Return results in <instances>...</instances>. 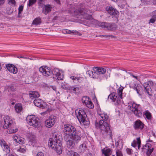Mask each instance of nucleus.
<instances>
[{
  "instance_id": "obj_29",
  "label": "nucleus",
  "mask_w": 156,
  "mask_h": 156,
  "mask_svg": "<svg viewBox=\"0 0 156 156\" xmlns=\"http://www.w3.org/2000/svg\"><path fill=\"white\" fill-rule=\"evenodd\" d=\"M37 143L35 136L34 135H32L29 138V144L34 147Z\"/></svg>"
},
{
  "instance_id": "obj_51",
  "label": "nucleus",
  "mask_w": 156,
  "mask_h": 156,
  "mask_svg": "<svg viewBox=\"0 0 156 156\" xmlns=\"http://www.w3.org/2000/svg\"><path fill=\"white\" fill-rule=\"evenodd\" d=\"M61 87L62 89H64L66 90L68 88L67 85L64 84H62Z\"/></svg>"
},
{
  "instance_id": "obj_55",
  "label": "nucleus",
  "mask_w": 156,
  "mask_h": 156,
  "mask_svg": "<svg viewBox=\"0 0 156 156\" xmlns=\"http://www.w3.org/2000/svg\"><path fill=\"white\" fill-rule=\"evenodd\" d=\"M129 73L130 74V75H131V76H132V77H134V78H135L136 79V80H138V77H137V76H134V75H133V74H132V73Z\"/></svg>"
},
{
  "instance_id": "obj_43",
  "label": "nucleus",
  "mask_w": 156,
  "mask_h": 156,
  "mask_svg": "<svg viewBox=\"0 0 156 156\" xmlns=\"http://www.w3.org/2000/svg\"><path fill=\"white\" fill-rule=\"evenodd\" d=\"M8 4L11 5H15L16 3L15 0H8Z\"/></svg>"
},
{
  "instance_id": "obj_21",
  "label": "nucleus",
  "mask_w": 156,
  "mask_h": 156,
  "mask_svg": "<svg viewBox=\"0 0 156 156\" xmlns=\"http://www.w3.org/2000/svg\"><path fill=\"white\" fill-rule=\"evenodd\" d=\"M0 145L4 151L8 153L10 152V148L4 140H0Z\"/></svg>"
},
{
  "instance_id": "obj_30",
  "label": "nucleus",
  "mask_w": 156,
  "mask_h": 156,
  "mask_svg": "<svg viewBox=\"0 0 156 156\" xmlns=\"http://www.w3.org/2000/svg\"><path fill=\"white\" fill-rule=\"evenodd\" d=\"M15 108L16 112L19 113L22 111L23 109V107L21 104L18 103L15 105Z\"/></svg>"
},
{
  "instance_id": "obj_4",
  "label": "nucleus",
  "mask_w": 156,
  "mask_h": 156,
  "mask_svg": "<svg viewBox=\"0 0 156 156\" xmlns=\"http://www.w3.org/2000/svg\"><path fill=\"white\" fill-rule=\"evenodd\" d=\"M123 89V87H120L117 90L118 96L116 93H112L108 96V99H110L114 102L115 105H118L120 102L122 98V90Z\"/></svg>"
},
{
  "instance_id": "obj_25",
  "label": "nucleus",
  "mask_w": 156,
  "mask_h": 156,
  "mask_svg": "<svg viewBox=\"0 0 156 156\" xmlns=\"http://www.w3.org/2000/svg\"><path fill=\"white\" fill-rule=\"evenodd\" d=\"M141 140L140 137L136 138V140H134L131 144V145L134 147H136L137 145L138 148L140 150V147Z\"/></svg>"
},
{
  "instance_id": "obj_50",
  "label": "nucleus",
  "mask_w": 156,
  "mask_h": 156,
  "mask_svg": "<svg viewBox=\"0 0 156 156\" xmlns=\"http://www.w3.org/2000/svg\"><path fill=\"white\" fill-rule=\"evenodd\" d=\"M69 32L70 30L67 29H64L62 30V32L63 34H69Z\"/></svg>"
},
{
  "instance_id": "obj_2",
  "label": "nucleus",
  "mask_w": 156,
  "mask_h": 156,
  "mask_svg": "<svg viewBox=\"0 0 156 156\" xmlns=\"http://www.w3.org/2000/svg\"><path fill=\"white\" fill-rule=\"evenodd\" d=\"M98 114L102 119L100 120L99 123L95 122L96 127L100 129L101 133L104 136L109 135L111 136L112 134V131L109 124L106 122L108 119V116L106 113L101 112H98Z\"/></svg>"
},
{
  "instance_id": "obj_7",
  "label": "nucleus",
  "mask_w": 156,
  "mask_h": 156,
  "mask_svg": "<svg viewBox=\"0 0 156 156\" xmlns=\"http://www.w3.org/2000/svg\"><path fill=\"white\" fill-rule=\"evenodd\" d=\"M38 118L33 115H28L26 118L27 123L30 126L36 128L38 127L40 125V122Z\"/></svg>"
},
{
  "instance_id": "obj_56",
  "label": "nucleus",
  "mask_w": 156,
  "mask_h": 156,
  "mask_svg": "<svg viewBox=\"0 0 156 156\" xmlns=\"http://www.w3.org/2000/svg\"><path fill=\"white\" fill-rule=\"evenodd\" d=\"M99 36L101 37H109V36H110V35H100Z\"/></svg>"
},
{
  "instance_id": "obj_58",
  "label": "nucleus",
  "mask_w": 156,
  "mask_h": 156,
  "mask_svg": "<svg viewBox=\"0 0 156 156\" xmlns=\"http://www.w3.org/2000/svg\"><path fill=\"white\" fill-rule=\"evenodd\" d=\"M44 2V0H39V3L40 4H43Z\"/></svg>"
},
{
  "instance_id": "obj_37",
  "label": "nucleus",
  "mask_w": 156,
  "mask_h": 156,
  "mask_svg": "<svg viewBox=\"0 0 156 156\" xmlns=\"http://www.w3.org/2000/svg\"><path fill=\"white\" fill-rule=\"evenodd\" d=\"M41 23V19L39 17L36 18L33 21L32 24L35 25H40Z\"/></svg>"
},
{
  "instance_id": "obj_27",
  "label": "nucleus",
  "mask_w": 156,
  "mask_h": 156,
  "mask_svg": "<svg viewBox=\"0 0 156 156\" xmlns=\"http://www.w3.org/2000/svg\"><path fill=\"white\" fill-rule=\"evenodd\" d=\"M101 151L105 156H110L112 153L111 149L109 148H104Z\"/></svg>"
},
{
  "instance_id": "obj_63",
  "label": "nucleus",
  "mask_w": 156,
  "mask_h": 156,
  "mask_svg": "<svg viewBox=\"0 0 156 156\" xmlns=\"http://www.w3.org/2000/svg\"><path fill=\"white\" fill-rule=\"evenodd\" d=\"M56 2H57V3H58L59 2H60V1H59V0H54Z\"/></svg>"
},
{
  "instance_id": "obj_15",
  "label": "nucleus",
  "mask_w": 156,
  "mask_h": 156,
  "mask_svg": "<svg viewBox=\"0 0 156 156\" xmlns=\"http://www.w3.org/2000/svg\"><path fill=\"white\" fill-rule=\"evenodd\" d=\"M71 136L74 142L76 144H77L81 139L80 133L76 130L72 134Z\"/></svg>"
},
{
  "instance_id": "obj_22",
  "label": "nucleus",
  "mask_w": 156,
  "mask_h": 156,
  "mask_svg": "<svg viewBox=\"0 0 156 156\" xmlns=\"http://www.w3.org/2000/svg\"><path fill=\"white\" fill-rule=\"evenodd\" d=\"M144 124L140 120H137L135 121L133 128L135 130H142L144 127Z\"/></svg>"
},
{
  "instance_id": "obj_42",
  "label": "nucleus",
  "mask_w": 156,
  "mask_h": 156,
  "mask_svg": "<svg viewBox=\"0 0 156 156\" xmlns=\"http://www.w3.org/2000/svg\"><path fill=\"white\" fill-rule=\"evenodd\" d=\"M69 34H77L78 35L80 36H81L82 34L81 33L79 32L78 31L76 30H70V32H69Z\"/></svg>"
},
{
  "instance_id": "obj_59",
  "label": "nucleus",
  "mask_w": 156,
  "mask_h": 156,
  "mask_svg": "<svg viewBox=\"0 0 156 156\" xmlns=\"http://www.w3.org/2000/svg\"><path fill=\"white\" fill-rule=\"evenodd\" d=\"M153 4L156 5V0H151Z\"/></svg>"
},
{
  "instance_id": "obj_31",
  "label": "nucleus",
  "mask_w": 156,
  "mask_h": 156,
  "mask_svg": "<svg viewBox=\"0 0 156 156\" xmlns=\"http://www.w3.org/2000/svg\"><path fill=\"white\" fill-rule=\"evenodd\" d=\"M87 143L84 141L80 146L79 149L81 152H84L86 151L87 148Z\"/></svg>"
},
{
  "instance_id": "obj_41",
  "label": "nucleus",
  "mask_w": 156,
  "mask_h": 156,
  "mask_svg": "<svg viewBox=\"0 0 156 156\" xmlns=\"http://www.w3.org/2000/svg\"><path fill=\"white\" fill-rule=\"evenodd\" d=\"M86 105L88 108L90 109L93 108L94 107V105L90 100Z\"/></svg>"
},
{
  "instance_id": "obj_9",
  "label": "nucleus",
  "mask_w": 156,
  "mask_h": 156,
  "mask_svg": "<svg viewBox=\"0 0 156 156\" xmlns=\"http://www.w3.org/2000/svg\"><path fill=\"white\" fill-rule=\"evenodd\" d=\"M156 86V83L152 80L147 81L143 84V86L144 87L146 92L150 96L152 95L151 89V87H154Z\"/></svg>"
},
{
  "instance_id": "obj_57",
  "label": "nucleus",
  "mask_w": 156,
  "mask_h": 156,
  "mask_svg": "<svg viewBox=\"0 0 156 156\" xmlns=\"http://www.w3.org/2000/svg\"><path fill=\"white\" fill-rule=\"evenodd\" d=\"M77 89H78L77 87H73V89H72L74 92V93H76V90Z\"/></svg>"
},
{
  "instance_id": "obj_39",
  "label": "nucleus",
  "mask_w": 156,
  "mask_h": 156,
  "mask_svg": "<svg viewBox=\"0 0 156 156\" xmlns=\"http://www.w3.org/2000/svg\"><path fill=\"white\" fill-rule=\"evenodd\" d=\"M67 154L69 156H80L77 153L72 151H69Z\"/></svg>"
},
{
  "instance_id": "obj_5",
  "label": "nucleus",
  "mask_w": 156,
  "mask_h": 156,
  "mask_svg": "<svg viewBox=\"0 0 156 156\" xmlns=\"http://www.w3.org/2000/svg\"><path fill=\"white\" fill-rule=\"evenodd\" d=\"M128 107L136 116L140 117L142 116V111L139 105H137L133 101H130L128 104Z\"/></svg>"
},
{
  "instance_id": "obj_18",
  "label": "nucleus",
  "mask_w": 156,
  "mask_h": 156,
  "mask_svg": "<svg viewBox=\"0 0 156 156\" xmlns=\"http://www.w3.org/2000/svg\"><path fill=\"white\" fill-rule=\"evenodd\" d=\"M6 68L9 72L14 74H16L18 72L17 68L13 64H5V69Z\"/></svg>"
},
{
  "instance_id": "obj_34",
  "label": "nucleus",
  "mask_w": 156,
  "mask_h": 156,
  "mask_svg": "<svg viewBox=\"0 0 156 156\" xmlns=\"http://www.w3.org/2000/svg\"><path fill=\"white\" fill-rule=\"evenodd\" d=\"M51 8L50 5L45 6L43 10V12L45 15L47 14L50 12Z\"/></svg>"
},
{
  "instance_id": "obj_19",
  "label": "nucleus",
  "mask_w": 156,
  "mask_h": 156,
  "mask_svg": "<svg viewBox=\"0 0 156 156\" xmlns=\"http://www.w3.org/2000/svg\"><path fill=\"white\" fill-rule=\"evenodd\" d=\"M53 75L55 76L56 78L58 80H63L64 78V76L63 74L61 73L59 70L58 69H54L51 72Z\"/></svg>"
},
{
  "instance_id": "obj_13",
  "label": "nucleus",
  "mask_w": 156,
  "mask_h": 156,
  "mask_svg": "<svg viewBox=\"0 0 156 156\" xmlns=\"http://www.w3.org/2000/svg\"><path fill=\"white\" fill-rule=\"evenodd\" d=\"M106 9L108 13L115 16L116 18L117 21H118L119 14V12L111 6L107 7Z\"/></svg>"
},
{
  "instance_id": "obj_1",
  "label": "nucleus",
  "mask_w": 156,
  "mask_h": 156,
  "mask_svg": "<svg viewBox=\"0 0 156 156\" xmlns=\"http://www.w3.org/2000/svg\"><path fill=\"white\" fill-rule=\"evenodd\" d=\"M79 8L74 11V15L78 18H83L82 20V23L90 27L92 23V11L87 7H83V4L80 3L79 4Z\"/></svg>"
},
{
  "instance_id": "obj_64",
  "label": "nucleus",
  "mask_w": 156,
  "mask_h": 156,
  "mask_svg": "<svg viewBox=\"0 0 156 156\" xmlns=\"http://www.w3.org/2000/svg\"><path fill=\"white\" fill-rule=\"evenodd\" d=\"M87 156H92V155L91 153H90L87 154Z\"/></svg>"
},
{
  "instance_id": "obj_20",
  "label": "nucleus",
  "mask_w": 156,
  "mask_h": 156,
  "mask_svg": "<svg viewBox=\"0 0 156 156\" xmlns=\"http://www.w3.org/2000/svg\"><path fill=\"white\" fill-rule=\"evenodd\" d=\"M93 70L96 74L97 77H98V75L104 74L106 71V69L103 68L95 67L93 68Z\"/></svg>"
},
{
  "instance_id": "obj_6",
  "label": "nucleus",
  "mask_w": 156,
  "mask_h": 156,
  "mask_svg": "<svg viewBox=\"0 0 156 156\" xmlns=\"http://www.w3.org/2000/svg\"><path fill=\"white\" fill-rule=\"evenodd\" d=\"M63 129L65 135L64 138L66 140L69 139L72 134L76 130L74 126L69 124H65Z\"/></svg>"
},
{
  "instance_id": "obj_60",
  "label": "nucleus",
  "mask_w": 156,
  "mask_h": 156,
  "mask_svg": "<svg viewBox=\"0 0 156 156\" xmlns=\"http://www.w3.org/2000/svg\"><path fill=\"white\" fill-rule=\"evenodd\" d=\"M115 146L116 147H118L119 145V143L118 142L115 143Z\"/></svg>"
},
{
  "instance_id": "obj_17",
  "label": "nucleus",
  "mask_w": 156,
  "mask_h": 156,
  "mask_svg": "<svg viewBox=\"0 0 156 156\" xmlns=\"http://www.w3.org/2000/svg\"><path fill=\"white\" fill-rule=\"evenodd\" d=\"M34 103L36 106L42 108H44L47 106L46 104L40 99H35L34 101Z\"/></svg>"
},
{
  "instance_id": "obj_8",
  "label": "nucleus",
  "mask_w": 156,
  "mask_h": 156,
  "mask_svg": "<svg viewBox=\"0 0 156 156\" xmlns=\"http://www.w3.org/2000/svg\"><path fill=\"white\" fill-rule=\"evenodd\" d=\"M76 116L80 123L85 125L87 115L84 110L81 109L75 111Z\"/></svg>"
},
{
  "instance_id": "obj_32",
  "label": "nucleus",
  "mask_w": 156,
  "mask_h": 156,
  "mask_svg": "<svg viewBox=\"0 0 156 156\" xmlns=\"http://www.w3.org/2000/svg\"><path fill=\"white\" fill-rule=\"evenodd\" d=\"M87 74L90 77L96 79L97 78V76L96 75V74L93 71L91 70H88L86 72Z\"/></svg>"
},
{
  "instance_id": "obj_28",
  "label": "nucleus",
  "mask_w": 156,
  "mask_h": 156,
  "mask_svg": "<svg viewBox=\"0 0 156 156\" xmlns=\"http://www.w3.org/2000/svg\"><path fill=\"white\" fill-rule=\"evenodd\" d=\"M29 94L30 98L33 99L35 98H38L40 96V94L37 91H30L29 92Z\"/></svg>"
},
{
  "instance_id": "obj_14",
  "label": "nucleus",
  "mask_w": 156,
  "mask_h": 156,
  "mask_svg": "<svg viewBox=\"0 0 156 156\" xmlns=\"http://www.w3.org/2000/svg\"><path fill=\"white\" fill-rule=\"evenodd\" d=\"M39 71L44 76H48L51 74L50 68L46 66H42L39 68Z\"/></svg>"
},
{
  "instance_id": "obj_47",
  "label": "nucleus",
  "mask_w": 156,
  "mask_h": 156,
  "mask_svg": "<svg viewBox=\"0 0 156 156\" xmlns=\"http://www.w3.org/2000/svg\"><path fill=\"white\" fill-rule=\"evenodd\" d=\"M126 151L127 153L129 155H131L133 152V150L130 148H127L126 149Z\"/></svg>"
},
{
  "instance_id": "obj_12",
  "label": "nucleus",
  "mask_w": 156,
  "mask_h": 156,
  "mask_svg": "<svg viewBox=\"0 0 156 156\" xmlns=\"http://www.w3.org/2000/svg\"><path fill=\"white\" fill-rule=\"evenodd\" d=\"M146 151V154L147 156H149L153 151V148L152 147L151 144L147 143L146 145H143L141 151L143 152H144Z\"/></svg>"
},
{
  "instance_id": "obj_52",
  "label": "nucleus",
  "mask_w": 156,
  "mask_h": 156,
  "mask_svg": "<svg viewBox=\"0 0 156 156\" xmlns=\"http://www.w3.org/2000/svg\"><path fill=\"white\" fill-rule=\"evenodd\" d=\"M37 156H44V154L41 152H40L38 153Z\"/></svg>"
},
{
  "instance_id": "obj_62",
  "label": "nucleus",
  "mask_w": 156,
  "mask_h": 156,
  "mask_svg": "<svg viewBox=\"0 0 156 156\" xmlns=\"http://www.w3.org/2000/svg\"><path fill=\"white\" fill-rule=\"evenodd\" d=\"M18 57V58H26L25 57H23V56H20H20H18V57Z\"/></svg>"
},
{
  "instance_id": "obj_40",
  "label": "nucleus",
  "mask_w": 156,
  "mask_h": 156,
  "mask_svg": "<svg viewBox=\"0 0 156 156\" xmlns=\"http://www.w3.org/2000/svg\"><path fill=\"white\" fill-rule=\"evenodd\" d=\"M16 142L19 143L20 144H23L25 143V139L23 137H20L17 140Z\"/></svg>"
},
{
  "instance_id": "obj_49",
  "label": "nucleus",
  "mask_w": 156,
  "mask_h": 156,
  "mask_svg": "<svg viewBox=\"0 0 156 156\" xmlns=\"http://www.w3.org/2000/svg\"><path fill=\"white\" fill-rule=\"evenodd\" d=\"M20 137V136L19 135H13L12 138L16 142L17 140H18V139Z\"/></svg>"
},
{
  "instance_id": "obj_16",
  "label": "nucleus",
  "mask_w": 156,
  "mask_h": 156,
  "mask_svg": "<svg viewBox=\"0 0 156 156\" xmlns=\"http://www.w3.org/2000/svg\"><path fill=\"white\" fill-rule=\"evenodd\" d=\"M55 117L51 116L47 119L45 122L46 126L48 128H51L53 126L56 122Z\"/></svg>"
},
{
  "instance_id": "obj_10",
  "label": "nucleus",
  "mask_w": 156,
  "mask_h": 156,
  "mask_svg": "<svg viewBox=\"0 0 156 156\" xmlns=\"http://www.w3.org/2000/svg\"><path fill=\"white\" fill-rule=\"evenodd\" d=\"M99 26L101 27L110 30H115L117 28V25L114 23L106 22H100Z\"/></svg>"
},
{
  "instance_id": "obj_45",
  "label": "nucleus",
  "mask_w": 156,
  "mask_h": 156,
  "mask_svg": "<svg viewBox=\"0 0 156 156\" xmlns=\"http://www.w3.org/2000/svg\"><path fill=\"white\" fill-rule=\"evenodd\" d=\"M36 0H29L28 2V5L29 6H32L36 2Z\"/></svg>"
},
{
  "instance_id": "obj_46",
  "label": "nucleus",
  "mask_w": 156,
  "mask_h": 156,
  "mask_svg": "<svg viewBox=\"0 0 156 156\" xmlns=\"http://www.w3.org/2000/svg\"><path fill=\"white\" fill-rule=\"evenodd\" d=\"M116 154L117 156H122V151L118 149H117L116 151Z\"/></svg>"
},
{
  "instance_id": "obj_61",
  "label": "nucleus",
  "mask_w": 156,
  "mask_h": 156,
  "mask_svg": "<svg viewBox=\"0 0 156 156\" xmlns=\"http://www.w3.org/2000/svg\"><path fill=\"white\" fill-rule=\"evenodd\" d=\"M110 35V36H109V37H111V38H114L115 37L114 36H113V35Z\"/></svg>"
},
{
  "instance_id": "obj_3",
  "label": "nucleus",
  "mask_w": 156,
  "mask_h": 156,
  "mask_svg": "<svg viewBox=\"0 0 156 156\" xmlns=\"http://www.w3.org/2000/svg\"><path fill=\"white\" fill-rule=\"evenodd\" d=\"M61 141L57 135H55L53 140L50 138L48 144L49 147L55 151L58 154H60L62 152Z\"/></svg>"
},
{
  "instance_id": "obj_54",
  "label": "nucleus",
  "mask_w": 156,
  "mask_h": 156,
  "mask_svg": "<svg viewBox=\"0 0 156 156\" xmlns=\"http://www.w3.org/2000/svg\"><path fill=\"white\" fill-rule=\"evenodd\" d=\"M5 3L4 0H0V6L3 5Z\"/></svg>"
},
{
  "instance_id": "obj_38",
  "label": "nucleus",
  "mask_w": 156,
  "mask_h": 156,
  "mask_svg": "<svg viewBox=\"0 0 156 156\" xmlns=\"http://www.w3.org/2000/svg\"><path fill=\"white\" fill-rule=\"evenodd\" d=\"M90 99L87 96H84L82 98V103L86 105L87 103L90 101Z\"/></svg>"
},
{
  "instance_id": "obj_53",
  "label": "nucleus",
  "mask_w": 156,
  "mask_h": 156,
  "mask_svg": "<svg viewBox=\"0 0 156 156\" xmlns=\"http://www.w3.org/2000/svg\"><path fill=\"white\" fill-rule=\"evenodd\" d=\"M50 88L54 90L56 92V88L55 86H50Z\"/></svg>"
},
{
  "instance_id": "obj_23",
  "label": "nucleus",
  "mask_w": 156,
  "mask_h": 156,
  "mask_svg": "<svg viewBox=\"0 0 156 156\" xmlns=\"http://www.w3.org/2000/svg\"><path fill=\"white\" fill-rule=\"evenodd\" d=\"M70 78L73 80V82L75 83H81L84 81V78L80 76H70Z\"/></svg>"
},
{
  "instance_id": "obj_35",
  "label": "nucleus",
  "mask_w": 156,
  "mask_h": 156,
  "mask_svg": "<svg viewBox=\"0 0 156 156\" xmlns=\"http://www.w3.org/2000/svg\"><path fill=\"white\" fill-rule=\"evenodd\" d=\"M143 113L148 120H151V119L152 118L151 114L148 110L145 111Z\"/></svg>"
},
{
  "instance_id": "obj_11",
  "label": "nucleus",
  "mask_w": 156,
  "mask_h": 156,
  "mask_svg": "<svg viewBox=\"0 0 156 156\" xmlns=\"http://www.w3.org/2000/svg\"><path fill=\"white\" fill-rule=\"evenodd\" d=\"M4 122H2V124L3 127L5 129H7L10 126V125L14 122L11 117L9 116H5L4 118Z\"/></svg>"
},
{
  "instance_id": "obj_48",
  "label": "nucleus",
  "mask_w": 156,
  "mask_h": 156,
  "mask_svg": "<svg viewBox=\"0 0 156 156\" xmlns=\"http://www.w3.org/2000/svg\"><path fill=\"white\" fill-rule=\"evenodd\" d=\"M23 6H22V5L20 6L19 7V8H18V10H19L18 14H21L22 13V11L23 10Z\"/></svg>"
},
{
  "instance_id": "obj_36",
  "label": "nucleus",
  "mask_w": 156,
  "mask_h": 156,
  "mask_svg": "<svg viewBox=\"0 0 156 156\" xmlns=\"http://www.w3.org/2000/svg\"><path fill=\"white\" fill-rule=\"evenodd\" d=\"M69 139L66 141V144L67 147L70 148L71 147H73L75 146V142H73L72 140H69Z\"/></svg>"
},
{
  "instance_id": "obj_24",
  "label": "nucleus",
  "mask_w": 156,
  "mask_h": 156,
  "mask_svg": "<svg viewBox=\"0 0 156 156\" xmlns=\"http://www.w3.org/2000/svg\"><path fill=\"white\" fill-rule=\"evenodd\" d=\"M9 128V129L7 131V133H14L18 131V129L16 127V123L15 122L10 125Z\"/></svg>"
},
{
  "instance_id": "obj_26",
  "label": "nucleus",
  "mask_w": 156,
  "mask_h": 156,
  "mask_svg": "<svg viewBox=\"0 0 156 156\" xmlns=\"http://www.w3.org/2000/svg\"><path fill=\"white\" fill-rule=\"evenodd\" d=\"M151 18L150 20L149 23H154L156 21V10L150 13Z\"/></svg>"
},
{
  "instance_id": "obj_44",
  "label": "nucleus",
  "mask_w": 156,
  "mask_h": 156,
  "mask_svg": "<svg viewBox=\"0 0 156 156\" xmlns=\"http://www.w3.org/2000/svg\"><path fill=\"white\" fill-rule=\"evenodd\" d=\"M17 151L18 152L21 153H25L26 151V149L23 148H22V147H20V148L18 149L17 150Z\"/></svg>"
},
{
  "instance_id": "obj_33",
  "label": "nucleus",
  "mask_w": 156,
  "mask_h": 156,
  "mask_svg": "<svg viewBox=\"0 0 156 156\" xmlns=\"http://www.w3.org/2000/svg\"><path fill=\"white\" fill-rule=\"evenodd\" d=\"M134 89L137 91V93L140 95L141 94L143 91L142 87L140 85H137L136 86L135 85V86L134 87Z\"/></svg>"
}]
</instances>
